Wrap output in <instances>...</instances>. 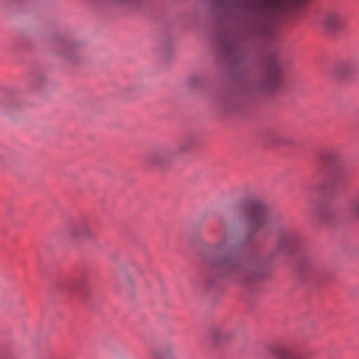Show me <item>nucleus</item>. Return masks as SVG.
I'll list each match as a JSON object with an SVG mask.
<instances>
[{"label":"nucleus","mask_w":359,"mask_h":359,"mask_svg":"<svg viewBox=\"0 0 359 359\" xmlns=\"http://www.w3.org/2000/svg\"><path fill=\"white\" fill-rule=\"evenodd\" d=\"M231 211L245 215L247 231L238 246L254 247L259 231L264 238L276 231L278 244L267 258H263L259 251L252 252L245 257L236 252V246L231 245L229 236H224L210 245L211 255L205 260L203 273L206 287H214L222 279L233 278L245 287L252 289L269 276L270 262L280 256L296 259L295 271L301 278L306 279L313 273L302 238L295 230L283 226L272 217L262 200L241 201Z\"/></svg>","instance_id":"nucleus-1"},{"label":"nucleus","mask_w":359,"mask_h":359,"mask_svg":"<svg viewBox=\"0 0 359 359\" xmlns=\"http://www.w3.org/2000/svg\"><path fill=\"white\" fill-rule=\"evenodd\" d=\"M340 168V156L334 149H322L316 155V163L308 188L320 192L336 191L333 173Z\"/></svg>","instance_id":"nucleus-2"},{"label":"nucleus","mask_w":359,"mask_h":359,"mask_svg":"<svg viewBox=\"0 0 359 359\" xmlns=\"http://www.w3.org/2000/svg\"><path fill=\"white\" fill-rule=\"evenodd\" d=\"M302 0H253L252 5L249 7L252 10L254 5L258 6L259 15L264 20V22L253 27V32L258 36L267 40H271L274 34L273 18L269 13L275 12L279 9L287 11L297 10Z\"/></svg>","instance_id":"nucleus-3"},{"label":"nucleus","mask_w":359,"mask_h":359,"mask_svg":"<svg viewBox=\"0 0 359 359\" xmlns=\"http://www.w3.org/2000/svg\"><path fill=\"white\" fill-rule=\"evenodd\" d=\"M283 83V69L276 52L267 54L262 64L260 87L267 93L279 90Z\"/></svg>","instance_id":"nucleus-4"},{"label":"nucleus","mask_w":359,"mask_h":359,"mask_svg":"<svg viewBox=\"0 0 359 359\" xmlns=\"http://www.w3.org/2000/svg\"><path fill=\"white\" fill-rule=\"evenodd\" d=\"M88 271L82 269L72 276L62 281L60 287L65 292H69L83 299L89 297L90 290L88 285Z\"/></svg>","instance_id":"nucleus-5"},{"label":"nucleus","mask_w":359,"mask_h":359,"mask_svg":"<svg viewBox=\"0 0 359 359\" xmlns=\"http://www.w3.org/2000/svg\"><path fill=\"white\" fill-rule=\"evenodd\" d=\"M217 41V50L230 60L231 69H236L243 61V55L238 51L237 41L228 39V34L225 32L218 34Z\"/></svg>","instance_id":"nucleus-6"},{"label":"nucleus","mask_w":359,"mask_h":359,"mask_svg":"<svg viewBox=\"0 0 359 359\" xmlns=\"http://www.w3.org/2000/svg\"><path fill=\"white\" fill-rule=\"evenodd\" d=\"M310 212L313 219L323 225H332L338 219L337 210L327 203L312 205Z\"/></svg>","instance_id":"nucleus-7"},{"label":"nucleus","mask_w":359,"mask_h":359,"mask_svg":"<svg viewBox=\"0 0 359 359\" xmlns=\"http://www.w3.org/2000/svg\"><path fill=\"white\" fill-rule=\"evenodd\" d=\"M323 25L327 32L337 33L345 29L346 20L341 15L330 12L325 16Z\"/></svg>","instance_id":"nucleus-8"},{"label":"nucleus","mask_w":359,"mask_h":359,"mask_svg":"<svg viewBox=\"0 0 359 359\" xmlns=\"http://www.w3.org/2000/svg\"><path fill=\"white\" fill-rule=\"evenodd\" d=\"M71 241L81 239H93L95 235L89 229L86 219L81 220L70 231L69 235Z\"/></svg>","instance_id":"nucleus-9"},{"label":"nucleus","mask_w":359,"mask_h":359,"mask_svg":"<svg viewBox=\"0 0 359 359\" xmlns=\"http://www.w3.org/2000/svg\"><path fill=\"white\" fill-rule=\"evenodd\" d=\"M172 154L173 152L169 149L151 153L147 158V163L149 165L163 166Z\"/></svg>","instance_id":"nucleus-10"},{"label":"nucleus","mask_w":359,"mask_h":359,"mask_svg":"<svg viewBox=\"0 0 359 359\" xmlns=\"http://www.w3.org/2000/svg\"><path fill=\"white\" fill-rule=\"evenodd\" d=\"M356 71V65L351 62H346L339 65L335 68V74L338 77L344 78L354 73Z\"/></svg>","instance_id":"nucleus-11"},{"label":"nucleus","mask_w":359,"mask_h":359,"mask_svg":"<svg viewBox=\"0 0 359 359\" xmlns=\"http://www.w3.org/2000/svg\"><path fill=\"white\" fill-rule=\"evenodd\" d=\"M90 3H93L98 6H104L108 4L113 5H124L131 4L137 6L141 4L142 0H88Z\"/></svg>","instance_id":"nucleus-12"},{"label":"nucleus","mask_w":359,"mask_h":359,"mask_svg":"<svg viewBox=\"0 0 359 359\" xmlns=\"http://www.w3.org/2000/svg\"><path fill=\"white\" fill-rule=\"evenodd\" d=\"M118 290L121 294H130L133 290V284L128 276L121 277L118 279Z\"/></svg>","instance_id":"nucleus-13"},{"label":"nucleus","mask_w":359,"mask_h":359,"mask_svg":"<svg viewBox=\"0 0 359 359\" xmlns=\"http://www.w3.org/2000/svg\"><path fill=\"white\" fill-rule=\"evenodd\" d=\"M346 209L353 217L359 219V196H353L348 200Z\"/></svg>","instance_id":"nucleus-14"},{"label":"nucleus","mask_w":359,"mask_h":359,"mask_svg":"<svg viewBox=\"0 0 359 359\" xmlns=\"http://www.w3.org/2000/svg\"><path fill=\"white\" fill-rule=\"evenodd\" d=\"M152 359H170L172 353L170 349L165 351L154 350L151 353Z\"/></svg>","instance_id":"nucleus-15"},{"label":"nucleus","mask_w":359,"mask_h":359,"mask_svg":"<svg viewBox=\"0 0 359 359\" xmlns=\"http://www.w3.org/2000/svg\"><path fill=\"white\" fill-rule=\"evenodd\" d=\"M202 83V79L198 76H192L188 80V84L191 88L198 87Z\"/></svg>","instance_id":"nucleus-16"},{"label":"nucleus","mask_w":359,"mask_h":359,"mask_svg":"<svg viewBox=\"0 0 359 359\" xmlns=\"http://www.w3.org/2000/svg\"><path fill=\"white\" fill-rule=\"evenodd\" d=\"M226 337V334L221 333L219 330H215L212 335V340L215 343L223 341Z\"/></svg>","instance_id":"nucleus-17"},{"label":"nucleus","mask_w":359,"mask_h":359,"mask_svg":"<svg viewBox=\"0 0 359 359\" xmlns=\"http://www.w3.org/2000/svg\"><path fill=\"white\" fill-rule=\"evenodd\" d=\"M273 138L274 139L273 141L275 144H279L285 142V140L279 137L276 133L273 134Z\"/></svg>","instance_id":"nucleus-18"},{"label":"nucleus","mask_w":359,"mask_h":359,"mask_svg":"<svg viewBox=\"0 0 359 359\" xmlns=\"http://www.w3.org/2000/svg\"><path fill=\"white\" fill-rule=\"evenodd\" d=\"M231 1V0H214L215 3L217 4L224 6H227Z\"/></svg>","instance_id":"nucleus-19"},{"label":"nucleus","mask_w":359,"mask_h":359,"mask_svg":"<svg viewBox=\"0 0 359 359\" xmlns=\"http://www.w3.org/2000/svg\"><path fill=\"white\" fill-rule=\"evenodd\" d=\"M74 47V44H73V43H68V44L67 45V48L68 49H72V48H73Z\"/></svg>","instance_id":"nucleus-20"},{"label":"nucleus","mask_w":359,"mask_h":359,"mask_svg":"<svg viewBox=\"0 0 359 359\" xmlns=\"http://www.w3.org/2000/svg\"><path fill=\"white\" fill-rule=\"evenodd\" d=\"M8 1H11V2H21L23 0H8Z\"/></svg>","instance_id":"nucleus-21"},{"label":"nucleus","mask_w":359,"mask_h":359,"mask_svg":"<svg viewBox=\"0 0 359 359\" xmlns=\"http://www.w3.org/2000/svg\"><path fill=\"white\" fill-rule=\"evenodd\" d=\"M184 150H185V148L182 149L180 150V151H184Z\"/></svg>","instance_id":"nucleus-22"}]
</instances>
